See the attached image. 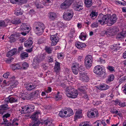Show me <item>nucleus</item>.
<instances>
[{
	"mask_svg": "<svg viewBox=\"0 0 126 126\" xmlns=\"http://www.w3.org/2000/svg\"><path fill=\"white\" fill-rule=\"evenodd\" d=\"M66 110L67 111L68 117H69L73 114V112L72 110L70 108H67L66 109Z\"/></svg>",
	"mask_w": 126,
	"mask_h": 126,
	"instance_id": "33",
	"label": "nucleus"
},
{
	"mask_svg": "<svg viewBox=\"0 0 126 126\" xmlns=\"http://www.w3.org/2000/svg\"><path fill=\"white\" fill-rule=\"evenodd\" d=\"M73 8L75 11H80L83 9L82 5L78 4L74 5Z\"/></svg>",
	"mask_w": 126,
	"mask_h": 126,
	"instance_id": "24",
	"label": "nucleus"
},
{
	"mask_svg": "<svg viewBox=\"0 0 126 126\" xmlns=\"http://www.w3.org/2000/svg\"><path fill=\"white\" fill-rule=\"evenodd\" d=\"M114 76L112 75H110L109 77L107 80V81H111L113 80L114 79Z\"/></svg>",
	"mask_w": 126,
	"mask_h": 126,
	"instance_id": "49",
	"label": "nucleus"
},
{
	"mask_svg": "<svg viewBox=\"0 0 126 126\" xmlns=\"http://www.w3.org/2000/svg\"><path fill=\"white\" fill-rule=\"evenodd\" d=\"M74 14L73 10L71 9H69L64 13L63 18L64 19L66 20L69 21L72 18Z\"/></svg>",
	"mask_w": 126,
	"mask_h": 126,
	"instance_id": "6",
	"label": "nucleus"
},
{
	"mask_svg": "<svg viewBox=\"0 0 126 126\" xmlns=\"http://www.w3.org/2000/svg\"><path fill=\"white\" fill-rule=\"evenodd\" d=\"M117 32V31L116 30H115V29H113L112 28H110L108 29L107 31L105 32V34L107 35L108 34H109L108 33H110L112 32Z\"/></svg>",
	"mask_w": 126,
	"mask_h": 126,
	"instance_id": "35",
	"label": "nucleus"
},
{
	"mask_svg": "<svg viewBox=\"0 0 126 126\" xmlns=\"http://www.w3.org/2000/svg\"><path fill=\"white\" fill-rule=\"evenodd\" d=\"M40 114L39 111H36L31 116V118L33 120H37L38 117V115Z\"/></svg>",
	"mask_w": 126,
	"mask_h": 126,
	"instance_id": "26",
	"label": "nucleus"
},
{
	"mask_svg": "<svg viewBox=\"0 0 126 126\" xmlns=\"http://www.w3.org/2000/svg\"><path fill=\"white\" fill-rule=\"evenodd\" d=\"M20 35V33H19L15 32L13 33L10 36V40L13 42H15L16 41V37H19Z\"/></svg>",
	"mask_w": 126,
	"mask_h": 126,
	"instance_id": "14",
	"label": "nucleus"
},
{
	"mask_svg": "<svg viewBox=\"0 0 126 126\" xmlns=\"http://www.w3.org/2000/svg\"><path fill=\"white\" fill-rule=\"evenodd\" d=\"M64 57V54L63 53L60 52L58 53L57 57L58 59H63Z\"/></svg>",
	"mask_w": 126,
	"mask_h": 126,
	"instance_id": "39",
	"label": "nucleus"
},
{
	"mask_svg": "<svg viewBox=\"0 0 126 126\" xmlns=\"http://www.w3.org/2000/svg\"><path fill=\"white\" fill-rule=\"evenodd\" d=\"M114 102L115 105L118 104L120 107H124L126 106V103L124 101L116 100L114 101Z\"/></svg>",
	"mask_w": 126,
	"mask_h": 126,
	"instance_id": "21",
	"label": "nucleus"
},
{
	"mask_svg": "<svg viewBox=\"0 0 126 126\" xmlns=\"http://www.w3.org/2000/svg\"><path fill=\"white\" fill-rule=\"evenodd\" d=\"M29 66L28 63L26 62H24L22 64V67L23 69L27 68Z\"/></svg>",
	"mask_w": 126,
	"mask_h": 126,
	"instance_id": "54",
	"label": "nucleus"
},
{
	"mask_svg": "<svg viewBox=\"0 0 126 126\" xmlns=\"http://www.w3.org/2000/svg\"><path fill=\"white\" fill-rule=\"evenodd\" d=\"M39 124L38 123L32 122L29 124V126H38Z\"/></svg>",
	"mask_w": 126,
	"mask_h": 126,
	"instance_id": "62",
	"label": "nucleus"
},
{
	"mask_svg": "<svg viewBox=\"0 0 126 126\" xmlns=\"http://www.w3.org/2000/svg\"><path fill=\"white\" fill-rule=\"evenodd\" d=\"M82 114L81 110H80L76 111L74 116V120L76 121L78 119L82 118Z\"/></svg>",
	"mask_w": 126,
	"mask_h": 126,
	"instance_id": "15",
	"label": "nucleus"
},
{
	"mask_svg": "<svg viewBox=\"0 0 126 126\" xmlns=\"http://www.w3.org/2000/svg\"><path fill=\"white\" fill-rule=\"evenodd\" d=\"M117 18L115 14H113L110 17L108 15H102L99 16L98 19V21L100 23L103 25L107 24L109 26H111L117 21Z\"/></svg>",
	"mask_w": 126,
	"mask_h": 126,
	"instance_id": "1",
	"label": "nucleus"
},
{
	"mask_svg": "<svg viewBox=\"0 0 126 126\" xmlns=\"http://www.w3.org/2000/svg\"><path fill=\"white\" fill-rule=\"evenodd\" d=\"M4 21H5V23L7 24V26L8 25H11L12 23L11 21L8 19H6Z\"/></svg>",
	"mask_w": 126,
	"mask_h": 126,
	"instance_id": "57",
	"label": "nucleus"
},
{
	"mask_svg": "<svg viewBox=\"0 0 126 126\" xmlns=\"http://www.w3.org/2000/svg\"><path fill=\"white\" fill-rule=\"evenodd\" d=\"M10 114L9 113H7L3 115L2 118L3 119H7V118L10 116Z\"/></svg>",
	"mask_w": 126,
	"mask_h": 126,
	"instance_id": "55",
	"label": "nucleus"
},
{
	"mask_svg": "<svg viewBox=\"0 0 126 126\" xmlns=\"http://www.w3.org/2000/svg\"><path fill=\"white\" fill-rule=\"evenodd\" d=\"M28 0H18V3L21 4L26 3L28 2Z\"/></svg>",
	"mask_w": 126,
	"mask_h": 126,
	"instance_id": "56",
	"label": "nucleus"
},
{
	"mask_svg": "<svg viewBox=\"0 0 126 126\" xmlns=\"http://www.w3.org/2000/svg\"><path fill=\"white\" fill-rule=\"evenodd\" d=\"M11 67L13 70L20 69L21 68V67L19 63L12 64L11 65Z\"/></svg>",
	"mask_w": 126,
	"mask_h": 126,
	"instance_id": "20",
	"label": "nucleus"
},
{
	"mask_svg": "<svg viewBox=\"0 0 126 126\" xmlns=\"http://www.w3.org/2000/svg\"><path fill=\"white\" fill-rule=\"evenodd\" d=\"M31 95H32V97L36 98L39 96V90H36L33 92L32 94Z\"/></svg>",
	"mask_w": 126,
	"mask_h": 126,
	"instance_id": "28",
	"label": "nucleus"
},
{
	"mask_svg": "<svg viewBox=\"0 0 126 126\" xmlns=\"http://www.w3.org/2000/svg\"><path fill=\"white\" fill-rule=\"evenodd\" d=\"M73 73L75 75H77L78 72L79 68H71Z\"/></svg>",
	"mask_w": 126,
	"mask_h": 126,
	"instance_id": "48",
	"label": "nucleus"
},
{
	"mask_svg": "<svg viewBox=\"0 0 126 126\" xmlns=\"http://www.w3.org/2000/svg\"><path fill=\"white\" fill-rule=\"evenodd\" d=\"M47 61L49 63H52L53 62V57L51 56L48 57H47Z\"/></svg>",
	"mask_w": 126,
	"mask_h": 126,
	"instance_id": "60",
	"label": "nucleus"
},
{
	"mask_svg": "<svg viewBox=\"0 0 126 126\" xmlns=\"http://www.w3.org/2000/svg\"><path fill=\"white\" fill-rule=\"evenodd\" d=\"M75 30L74 28L71 29L70 30V35H71V36H70L71 37H73V35L75 34Z\"/></svg>",
	"mask_w": 126,
	"mask_h": 126,
	"instance_id": "53",
	"label": "nucleus"
},
{
	"mask_svg": "<svg viewBox=\"0 0 126 126\" xmlns=\"http://www.w3.org/2000/svg\"><path fill=\"white\" fill-rule=\"evenodd\" d=\"M93 59L92 56L90 55H87L85 59V63L86 66L90 67L92 65Z\"/></svg>",
	"mask_w": 126,
	"mask_h": 126,
	"instance_id": "8",
	"label": "nucleus"
},
{
	"mask_svg": "<svg viewBox=\"0 0 126 126\" xmlns=\"http://www.w3.org/2000/svg\"><path fill=\"white\" fill-rule=\"evenodd\" d=\"M76 46L78 48L82 49L85 48L86 44L84 43L81 42H76L75 44Z\"/></svg>",
	"mask_w": 126,
	"mask_h": 126,
	"instance_id": "12",
	"label": "nucleus"
},
{
	"mask_svg": "<svg viewBox=\"0 0 126 126\" xmlns=\"http://www.w3.org/2000/svg\"><path fill=\"white\" fill-rule=\"evenodd\" d=\"M66 92V95L72 98H76L78 94L77 91L72 87L67 89Z\"/></svg>",
	"mask_w": 126,
	"mask_h": 126,
	"instance_id": "3",
	"label": "nucleus"
},
{
	"mask_svg": "<svg viewBox=\"0 0 126 126\" xmlns=\"http://www.w3.org/2000/svg\"><path fill=\"white\" fill-rule=\"evenodd\" d=\"M11 22L13 24H18L20 23V21L18 18H15L12 20Z\"/></svg>",
	"mask_w": 126,
	"mask_h": 126,
	"instance_id": "41",
	"label": "nucleus"
},
{
	"mask_svg": "<svg viewBox=\"0 0 126 126\" xmlns=\"http://www.w3.org/2000/svg\"><path fill=\"white\" fill-rule=\"evenodd\" d=\"M49 18L51 20L55 19L56 17V14L53 12H51L49 14Z\"/></svg>",
	"mask_w": 126,
	"mask_h": 126,
	"instance_id": "32",
	"label": "nucleus"
},
{
	"mask_svg": "<svg viewBox=\"0 0 126 126\" xmlns=\"http://www.w3.org/2000/svg\"><path fill=\"white\" fill-rule=\"evenodd\" d=\"M34 4L37 8H42L43 7L44 4H42V3L39 2L38 1H36L34 2Z\"/></svg>",
	"mask_w": 126,
	"mask_h": 126,
	"instance_id": "27",
	"label": "nucleus"
},
{
	"mask_svg": "<svg viewBox=\"0 0 126 126\" xmlns=\"http://www.w3.org/2000/svg\"><path fill=\"white\" fill-rule=\"evenodd\" d=\"M80 39L83 41L85 40L86 38V36L84 32H82L79 36Z\"/></svg>",
	"mask_w": 126,
	"mask_h": 126,
	"instance_id": "34",
	"label": "nucleus"
},
{
	"mask_svg": "<svg viewBox=\"0 0 126 126\" xmlns=\"http://www.w3.org/2000/svg\"><path fill=\"white\" fill-rule=\"evenodd\" d=\"M80 79L84 82H88L89 80V78L86 73L85 72L79 73Z\"/></svg>",
	"mask_w": 126,
	"mask_h": 126,
	"instance_id": "10",
	"label": "nucleus"
},
{
	"mask_svg": "<svg viewBox=\"0 0 126 126\" xmlns=\"http://www.w3.org/2000/svg\"><path fill=\"white\" fill-rule=\"evenodd\" d=\"M120 43H118V44H114L112 46H111V47L112 49H114V51H116L118 50L119 49L121 48V47L120 46Z\"/></svg>",
	"mask_w": 126,
	"mask_h": 126,
	"instance_id": "25",
	"label": "nucleus"
},
{
	"mask_svg": "<svg viewBox=\"0 0 126 126\" xmlns=\"http://www.w3.org/2000/svg\"><path fill=\"white\" fill-rule=\"evenodd\" d=\"M3 122L1 123V125H4L7 126H11V125L13 124V122H11V120L8 121L7 119H3Z\"/></svg>",
	"mask_w": 126,
	"mask_h": 126,
	"instance_id": "19",
	"label": "nucleus"
},
{
	"mask_svg": "<svg viewBox=\"0 0 126 126\" xmlns=\"http://www.w3.org/2000/svg\"><path fill=\"white\" fill-rule=\"evenodd\" d=\"M33 29L35 33L40 35L42 34L45 28L44 25L41 22H35L33 25Z\"/></svg>",
	"mask_w": 126,
	"mask_h": 126,
	"instance_id": "2",
	"label": "nucleus"
},
{
	"mask_svg": "<svg viewBox=\"0 0 126 126\" xmlns=\"http://www.w3.org/2000/svg\"><path fill=\"white\" fill-rule=\"evenodd\" d=\"M126 81V78L125 77H124L120 79L119 80V83L120 84Z\"/></svg>",
	"mask_w": 126,
	"mask_h": 126,
	"instance_id": "50",
	"label": "nucleus"
},
{
	"mask_svg": "<svg viewBox=\"0 0 126 126\" xmlns=\"http://www.w3.org/2000/svg\"><path fill=\"white\" fill-rule=\"evenodd\" d=\"M79 126H91L89 124L85 123V122H83L79 124Z\"/></svg>",
	"mask_w": 126,
	"mask_h": 126,
	"instance_id": "64",
	"label": "nucleus"
},
{
	"mask_svg": "<svg viewBox=\"0 0 126 126\" xmlns=\"http://www.w3.org/2000/svg\"><path fill=\"white\" fill-rule=\"evenodd\" d=\"M41 61V60L39 59L38 57H36L34 58L32 65L34 68H36L38 67L39 63Z\"/></svg>",
	"mask_w": 126,
	"mask_h": 126,
	"instance_id": "11",
	"label": "nucleus"
},
{
	"mask_svg": "<svg viewBox=\"0 0 126 126\" xmlns=\"http://www.w3.org/2000/svg\"><path fill=\"white\" fill-rule=\"evenodd\" d=\"M121 37L122 38L126 37V31L124 32L123 31L121 33Z\"/></svg>",
	"mask_w": 126,
	"mask_h": 126,
	"instance_id": "61",
	"label": "nucleus"
},
{
	"mask_svg": "<svg viewBox=\"0 0 126 126\" xmlns=\"http://www.w3.org/2000/svg\"><path fill=\"white\" fill-rule=\"evenodd\" d=\"M98 15V13L97 12H95L92 11L90 14V16L91 18L94 19V18L96 17Z\"/></svg>",
	"mask_w": 126,
	"mask_h": 126,
	"instance_id": "37",
	"label": "nucleus"
},
{
	"mask_svg": "<svg viewBox=\"0 0 126 126\" xmlns=\"http://www.w3.org/2000/svg\"><path fill=\"white\" fill-rule=\"evenodd\" d=\"M101 121L100 120H97L94 123V126H100L101 125Z\"/></svg>",
	"mask_w": 126,
	"mask_h": 126,
	"instance_id": "52",
	"label": "nucleus"
},
{
	"mask_svg": "<svg viewBox=\"0 0 126 126\" xmlns=\"http://www.w3.org/2000/svg\"><path fill=\"white\" fill-rule=\"evenodd\" d=\"M85 69V68L83 66L80 65L79 67V70L80 71V73L84 71Z\"/></svg>",
	"mask_w": 126,
	"mask_h": 126,
	"instance_id": "59",
	"label": "nucleus"
},
{
	"mask_svg": "<svg viewBox=\"0 0 126 126\" xmlns=\"http://www.w3.org/2000/svg\"><path fill=\"white\" fill-rule=\"evenodd\" d=\"M8 109V105H7L3 104L0 106V113H1L2 110H5Z\"/></svg>",
	"mask_w": 126,
	"mask_h": 126,
	"instance_id": "36",
	"label": "nucleus"
},
{
	"mask_svg": "<svg viewBox=\"0 0 126 126\" xmlns=\"http://www.w3.org/2000/svg\"><path fill=\"white\" fill-rule=\"evenodd\" d=\"M20 28L21 30H30V27H28L27 24L26 23H23L20 26Z\"/></svg>",
	"mask_w": 126,
	"mask_h": 126,
	"instance_id": "29",
	"label": "nucleus"
},
{
	"mask_svg": "<svg viewBox=\"0 0 126 126\" xmlns=\"http://www.w3.org/2000/svg\"><path fill=\"white\" fill-rule=\"evenodd\" d=\"M87 115L88 117L90 118L97 117L98 115V112L96 109H92L88 111Z\"/></svg>",
	"mask_w": 126,
	"mask_h": 126,
	"instance_id": "7",
	"label": "nucleus"
},
{
	"mask_svg": "<svg viewBox=\"0 0 126 126\" xmlns=\"http://www.w3.org/2000/svg\"><path fill=\"white\" fill-rule=\"evenodd\" d=\"M97 88L99 90H105L108 89L109 87L107 85L103 83L100 84L99 86H98Z\"/></svg>",
	"mask_w": 126,
	"mask_h": 126,
	"instance_id": "18",
	"label": "nucleus"
},
{
	"mask_svg": "<svg viewBox=\"0 0 126 126\" xmlns=\"http://www.w3.org/2000/svg\"><path fill=\"white\" fill-rule=\"evenodd\" d=\"M7 26V24L4 21H0V27H3Z\"/></svg>",
	"mask_w": 126,
	"mask_h": 126,
	"instance_id": "45",
	"label": "nucleus"
},
{
	"mask_svg": "<svg viewBox=\"0 0 126 126\" xmlns=\"http://www.w3.org/2000/svg\"><path fill=\"white\" fill-rule=\"evenodd\" d=\"M22 11L20 9H18V10H16L15 11V14L16 16L22 15Z\"/></svg>",
	"mask_w": 126,
	"mask_h": 126,
	"instance_id": "38",
	"label": "nucleus"
},
{
	"mask_svg": "<svg viewBox=\"0 0 126 126\" xmlns=\"http://www.w3.org/2000/svg\"><path fill=\"white\" fill-rule=\"evenodd\" d=\"M85 4L86 7H90L92 4V0H85Z\"/></svg>",
	"mask_w": 126,
	"mask_h": 126,
	"instance_id": "30",
	"label": "nucleus"
},
{
	"mask_svg": "<svg viewBox=\"0 0 126 126\" xmlns=\"http://www.w3.org/2000/svg\"><path fill=\"white\" fill-rule=\"evenodd\" d=\"M79 63L77 62L73 63L71 65V68H79Z\"/></svg>",
	"mask_w": 126,
	"mask_h": 126,
	"instance_id": "44",
	"label": "nucleus"
},
{
	"mask_svg": "<svg viewBox=\"0 0 126 126\" xmlns=\"http://www.w3.org/2000/svg\"><path fill=\"white\" fill-rule=\"evenodd\" d=\"M53 96L56 100H60L62 98V94L59 92H58L57 93L54 94Z\"/></svg>",
	"mask_w": 126,
	"mask_h": 126,
	"instance_id": "23",
	"label": "nucleus"
},
{
	"mask_svg": "<svg viewBox=\"0 0 126 126\" xmlns=\"http://www.w3.org/2000/svg\"><path fill=\"white\" fill-rule=\"evenodd\" d=\"M20 112L21 113L25 114L30 112L33 111L34 106L32 105L22 106Z\"/></svg>",
	"mask_w": 126,
	"mask_h": 126,
	"instance_id": "4",
	"label": "nucleus"
},
{
	"mask_svg": "<svg viewBox=\"0 0 126 126\" xmlns=\"http://www.w3.org/2000/svg\"><path fill=\"white\" fill-rule=\"evenodd\" d=\"M5 101L7 103H13L16 102L17 100V99L14 98L13 97L9 96L7 98H6L5 99Z\"/></svg>",
	"mask_w": 126,
	"mask_h": 126,
	"instance_id": "13",
	"label": "nucleus"
},
{
	"mask_svg": "<svg viewBox=\"0 0 126 126\" xmlns=\"http://www.w3.org/2000/svg\"><path fill=\"white\" fill-rule=\"evenodd\" d=\"M107 68L110 71H115L114 68L111 66H109Z\"/></svg>",
	"mask_w": 126,
	"mask_h": 126,
	"instance_id": "58",
	"label": "nucleus"
},
{
	"mask_svg": "<svg viewBox=\"0 0 126 126\" xmlns=\"http://www.w3.org/2000/svg\"><path fill=\"white\" fill-rule=\"evenodd\" d=\"M28 53L27 52H23L21 54L20 57L21 59H25L28 57Z\"/></svg>",
	"mask_w": 126,
	"mask_h": 126,
	"instance_id": "43",
	"label": "nucleus"
},
{
	"mask_svg": "<svg viewBox=\"0 0 126 126\" xmlns=\"http://www.w3.org/2000/svg\"><path fill=\"white\" fill-rule=\"evenodd\" d=\"M47 89L46 90V92L47 93H48L51 92L52 88L50 87H48Z\"/></svg>",
	"mask_w": 126,
	"mask_h": 126,
	"instance_id": "63",
	"label": "nucleus"
},
{
	"mask_svg": "<svg viewBox=\"0 0 126 126\" xmlns=\"http://www.w3.org/2000/svg\"><path fill=\"white\" fill-rule=\"evenodd\" d=\"M105 68L102 65H97L95 66L94 69V72L96 74L102 75L105 72Z\"/></svg>",
	"mask_w": 126,
	"mask_h": 126,
	"instance_id": "5",
	"label": "nucleus"
},
{
	"mask_svg": "<svg viewBox=\"0 0 126 126\" xmlns=\"http://www.w3.org/2000/svg\"><path fill=\"white\" fill-rule=\"evenodd\" d=\"M33 43V42L32 39L31 38H29L25 42L24 46L26 47H30L31 46Z\"/></svg>",
	"mask_w": 126,
	"mask_h": 126,
	"instance_id": "16",
	"label": "nucleus"
},
{
	"mask_svg": "<svg viewBox=\"0 0 126 126\" xmlns=\"http://www.w3.org/2000/svg\"><path fill=\"white\" fill-rule=\"evenodd\" d=\"M36 87V85L34 83L31 84H29L25 86L26 89L29 91H31L34 89Z\"/></svg>",
	"mask_w": 126,
	"mask_h": 126,
	"instance_id": "22",
	"label": "nucleus"
},
{
	"mask_svg": "<svg viewBox=\"0 0 126 126\" xmlns=\"http://www.w3.org/2000/svg\"><path fill=\"white\" fill-rule=\"evenodd\" d=\"M58 33H56L55 34L50 35V39L52 42L51 45L52 46H54L56 45L59 40V38L57 36Z\"/></svg>",
	"mask_w": 126,
	"mask_h": 126,
	"instance_id": "9",
	"label": "nucleus"
},
{
	"mask_svg": "<svg viewBox=\"0 0 126 126\" xmlns=\"http://www.w3.org/2000/svg\"><path fill=\"white\" fill-rule=\"evenodd\" d=\"M11 81H9L6 82V80H4L3 82V86L5 87L8 86L9 84L11 83Z\"/></svg>",
	"mask_w": 126,
	"mask_h": 126,
	"instance_id": "51",
	"label": "nucleus"
},
{
	"mask_svg": "<svg viewBox=\"0 0 126 126\" xmlns=\"http://www.w3.org/2000/svg\"><path fill=\"white\" fill-rule=\"evenodd\" d=\"M44 123L45 125L48 126L50 125L51 122L50 120L48 119L44 121Z\"/></svg>",
	"mask_w": 126,
	"mask_h": 126,
	"instance_id": "46",
	"label": "nucleus"
},
{
	"mask_svg": "<svg viewBox=\"0 0 126 126\" xmlns=\"http://www.w3.org/2000/svg\"><path fill=\"white\" fill-rule=\"evenodd\" d=\"M18 83V82L17 80H14L10 85V87L12 88H14L16 87Z\"/></svg>",
	"mask_w": 126,
	"mask_h": 126,
	"instance_id": "31",
	"label": "nucleus"
},
{
	"mask_svg": "<svg viewBox=\"0 0 126 126\" xmlns=\"http://www.w3.org/2000/svg\"><path fill=\"white\" fill-rule=\"evenodd\" d=\"M60 7L62 9H64L68 8V6L64 1V2L61 4L60 5Z\"/></svg>",
	"mask_w": 126,
	"mask_h": 126,
	"instance_id": "42",
	"label": "nucleus"
},
{
	"mask_svg": "<svg viewBox=\"0 0 126 126\" xmlns=\"http://www.w3.org/2000/svg\"><path fill=\"white\" fill-rule=\"evenodd\" d=\"M52 49L51 47L46 46L45 47V50L46 52L48 54L51 53L52 50Z\"/></svg>",
	"mask_w": 126,
	"mask_h": 126,
	"instance_id": "40",
	"label": "nucleus"
},
{
	"mask_svg": "<svg viewBox=\"0 0 126 126\" xmlns=\"http://www.w3.org/2000/svg\"><path fill=\"white\" fill-rule=\"evenodd\" d=\"M54 71L57 74H58L60 69V63L58 62H56L55 63L54 67Z\"/></svg>",
	"mask_w": 126,
	"mask_h": 126,
	"instance_id": "17",
	"label": "nucleus"
},
{
	"mask_svg": "<svg viewBox=\"0 0 126 126\" xmlns=\"http://www.w3.org/2000/svg\"><path fill=\"white\" fill-rule=\"evenodd\" d=\"M73 1V0H66L64 1L67 5L69 7L70 5Z\"/></svg>",
	"mask_w": 126,
	"mask_h": 126,
	"instance_id": "47",
	"label": "nucleus"
}]
</instances>
